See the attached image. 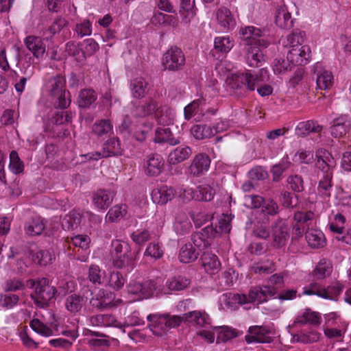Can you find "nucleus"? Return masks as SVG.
Masks as SVG:
<instances>
[{"mask_svg":"<svg viewBox=\"0 0 351 351\" xmlns=\"http://www.w3.org/2000/svg\"><path fill=\"white\" fill-rule=\"evenodd\" d=\"M110 254L114 267L130 270L135 267L138 252L132 251L128 243L122 240H113Z\"/></svg>","mask_w":351,"mask_h":351,"instance_id":"nucleus-1","label":"nucleus"},{"mask_svg":"<svg viewBox=\"0 0 351 351\" xmlns=\"http://www.w3.org/2000/svg\"><path fill=\"white\" fill-rule=\"evenodd\" d=\"M27 282L29 288L34 289L30 295L34 304L41 308L48 307L57 293V289L49 285V280L46 278L29 279Z\"/></svg>","mask_w":351,"mask_h":351,"instance_id":"nucleus-2","label":"nucleus"},{"mask_svg":"<svg viewBox=\"0 0 351 351\" xmlns=\"http://www.w3.org/2000/svg\"><path fill=\"white\" fill-rule=\"evenodd\" d=\"M260 79L256 75L251 73H241L233 78L232 87L237 90H249L253 91L257 87V92L261 96H268L272 93V88L269 85L260 86Z\"/></svg>","mask_w":351,"mask_h":351,"instance_id":"nucleus-3","label":"nucleus"},{"mask_svg":"<svg viewBox=\"0 0 351 351\" xmlns=\"http://www.w3.org/2000/svg\"><path fill=\"white\" fill-rule=\"evenodd\" d=\"M147 320L151 322L149 330L156 336H162L167 328H174L184 322V316L170 315L169 314H150Z\"/></svg>","mask_w":351,"mask_h":351,"instance_id":"nucleus-4","label":"nucleus"},{"mask_svg":"<svg viewBox=\"0 0 351 351\" xmlns=\"http://www.w3.org/2000/svg\"><path fill=\"white\" fill-rule=\"evenodd\" d=\"M276 294V290L274 287L264 286L263 287L256 286L252 287L247 295L245 294H233L232 300L237 302L240 304L252 303L256 301L258 304L267 302V295L274 296Z\"/></svg>","mask_w":351,"mask_h":351,"instance_id":"nucleus-5","label":"nucleus"},{"mask_svg":"<svg viewBox=\"0 0 351 351\" xmlns=\"http://www.w3.org/2000/svg\"><path fill=\"white\" fill-rule=\"evenodd\" d=\"M66 80L62 75H56L49 80L50 94L56 97L55 106L60 109H65L71 104L70 93L64 88Z\"/></svg>","mask_w":351,"mask_h":351,"instance_id":"nucleus-6","label":"nucleus"},{"mask_svg":"<svg viewBox=\"0 0 351 351\" xmlns=\"http://www.w3.org/2000/svg\"><path fill=\"white\" fill-rule=\"evenodd\" d=\"M267 31L261 29L254 26L241 27L239 29L241 38L246 41L252 46H256L261 49H266L269 47L270 42L265 36Z\"/></svg>","mask_w":351,"mask_h":351,"instance_id":"nucleus-7","label":"nucleus"},{"mask_svg":"<svg viewBox=\"0 0 351 351\" xmlns=\"http://www.w3.org/2000/svg\"><path fill=\"white\" fill-rule=\"evenodd\" d=\"M185 62L183 51L177 47H171L164 53L162 63L165 69L178 71L183 69Z\"/></svg>","mask_w":351,"mask_h":351,"instance_id":"nucleus-8","label":"nucleus"},{"mask_svg":"<svg viewBox=\"0 0 351 351\" xmlns=\"http://www.w3.org/2000/svg\"><path fill=\"white\" fill-rule=\"evenodd\" d=\"M162 110L158 107V103L152 98H149L146 102L135 106L132 110V114L136 117H145L156 113L160 123L169 124L170 121L166 119V117L162 113Z\"/></svg>","mask_w":351,"mask_h":351,"instance_id":"nucleus-9","label":"nucleus"},{"mask_svg":"<svg viewBox=\"0 0 351 351\" xmlns=\"http://www.w3.org/2000/svg\"><path fill=\"white\" fill-rule=\"evenodd\" d=\"M272 245L276 248H281L286 245L289 237L288 225L282 219H278L271 224Z\"/></svg>","mask_w":351,"mask_h":351,"instance_id":"nucleus-10","label":"nucleus"},{"mask_svg":"<svg viewBox=\"0 0 351 351\" xmlns=\"http://www.w3.org/2000/svg\"><path fill=\"white\" fill-rule=\"evenodd\" d=\"M122 152L119 140L117 138H112L108 140L104 145L102 152L89 153L85 155V156L88 160H98L101 158L121 155Z\"/></svg>","mask_w":351,"mask_h":351,"instance_id":"nucleus-11","label":"nucleus"},{"mask_svg":"<svg viewBox=\"0 0 351 351\" xmlns=\"http://www.w3.org/2000/svg\"><path fill=\"white\" fill-rule=\"evenodd\" d=\"M177 126L159 128L156 131L154 141L158 143H167L170 145H176L180 143L181 136L180 132L176 133Z\"/></svg>","mask_w":351,"mask_h":351,"instance_id":"nucleus-12","label":"nucleus"},{"mask_svg":"<svg viewBox=\"0 0 351 351\" xmlns=\"http://www.w3.org/2000/svg\"><path fill=\"white\" fill-rule=\"evenodd\" d=\"M213 237L214 230L213 224H211V226H207L200 231L192 234V244L199 252H201L210 245L208 239Z\"/></svg>","mask_w":351,"mask_h":351,"instance_id":"nucleus-13","label":"nucleus"},{"mask_svg":"<svg viewBox=\"0 0 351 351\" xmlns=\"http://www.w3.org/2000/svg\"><path fill=\"white\" fill-rule=\"evenodd\" d=\"M311 52L308 45L291 48L287 53L288 62H290L293 66L305 65L309 61Z\"/></svg>","mask_w":351,"mask_h":351,"instance_id":"nucleus-14","label":"nucleus"},{"mask_svg":"<svg viewBox=\"0 0 351 351\" xmlns=\"http://www.w3.org/2000/svg\"><path fill=\"white\" fill-rule=\"evenodd\" d=\"M315 165L323 175L332 173V169L336 165V161L331 154L325 149H320L316 152Z\"/></svg>","mask_w":351,"mask_h":351,"instance_id":"nucleus-15","label":"nucleus"},{"mask_svg":"<svg viewBox=\"0 0 351 351\" xmlns=\"http://www.w3.org/2000/svg\"><path fill=\"white\" fill-rule=\"evenodd\" d=\"M210 160L205 154H199L195 156L189 171L193 177H199L206 172L210 167Z\"/></svg>","mask_w":351,"mask_h":351,"instance_id":"nucleus-16","label":"nucleus"},{"mask_svg":"<svg viewBox=\"0 0 351 351\" xmlns=\"http://www.w3.org/2000/svg\"><path fill=\"white\" fill-rule=\"evenodd\" d=\"M163 158L158 154H152L147 156L145 162V173L149 176H157L164 168Z\"/></svg>","mask_w":351,"mask_h":351,"instance_id":"nucleus-17","label":"nucleus"},{"mask_svg":"<svg viewBox=\"0 0 351 351\" xmlns=\"http://www.w3.org/2000/svg\"><path fill=\"white\" fill-rule=\"evenodd\" d=\"M351 121L348 115H341L335 118L330 126V134L335 138L345 136L350 130Z\"/></svg>","mask_w":351,"mask_h":351,"instance_id":"nucleus-18","label":"nucleus"},{"mask_svg":"<svg viewBox=\"0 0 351 351\" xmlns=\"http://www.w3.org/2000/svg\"><path fill=\"white\" fill-rule=\"evenodd\" d=\"M200 260L202 265L208 274L214 275L221 270V263L218 257L211 252H204Z\"/></svg>","mask_w":351,"mask_h":351,"instance_id":"nucleus-19","label":"nucleus"},{"mask_svg":"<svg viewBox=\"0 0 351 351\" xmlns=\"http://www.w3.org/2000/svg\"><path fill=\"white\" fill-rule=\"evenodd\" d=\"M176 195V191L173 188L167 186H162L158 189H154L152 192V198L157 204H165L172 200Z\"/></svg>","mask_w":351,"mask_h":351,"instance_id":"nucleus-20","label":"nucleus"},{"mask_svg":"<svg viewBox=\"0 0 351 351\" xmlns=\"http://www.w3.org/2000/svg\"><path fill=\"white\" fill-rule=\"evenodd\" d=\"M294 19L287 8L283 5L276 8L275 12V23L281 29H290L293 25Z\"/></svg>","mask_w":351,"mask_h":351,"instance_id":"nucleus-21","label":"nucleus"},{"mask_svg":"<svg viewBox=\"0 0 351 351\" xmlns=\"http://www.w3.org/2000/svg\"><path fill=\"white\" fill-rule=\"evenodd\" d=\"M130 88L134 98L142 99L149 92V84L143 77H136L131 80Z\"/></svg>","mask_w":351,"mask_h":351,"instance_id":"nucleus-22","label":"nucleus"},{"mask_svg":"<svg viewBox=\"0 0 351 351\" xmlns=\"http://www.w3.org/2000/svg\"><path fill=\"white\" fill-rule=\"evenodd\" d=\"M184 192H188V194L193 195L191 196L192 199L205 202L211 201L215 194V191L209 185H200L195 191L190 189L184 190Z\"/></svg>","mask_w":351,"mask_h":351,"instance_id":"nucleus-23","label":"nucleus"},{"mask_svg":"<svg viewBox=\"0 0 351 351\" xmlns=\"http://www.w3.org/2000/svg\"><path fill=\"white\" fill-rule=\"evenodd\" d=\"M321 315L319 313L313 311L310 308H306L302 315H299L294 320L293 325L300 324L302 325L311 324L317 326L321 324Z\"/></svg>","mask_w":351,"mask_h":351,"instance_id":"nucleus-24","label":"nucleus"},{"mask_svg":"<svg viewBox=\"0 0 351 351\" xmlns=\"http://www.w3.org/2000/svg\"><path fill=\"white\" fill-rule=\"evenodd\" d=\"M199 254L191 243H187L181 247L178 258L180 262L189 263L196 261Z\"/></svg>","mask_w":351,"mask_h":351,"instance_id":"nucleus-25","label":"nucleus"},{"mask_svg":"<svg viewBox=\"0 0 351 351\" xmlns=\"http://www.w3.org/2000/svg\"><path fill=\"white\" fill-rule=\"evenodd\" d=\"M113 195L108 191L99 189L93 195V201L95 205L99 209H106L111 204Z\"/></svg>","mask_w":351,"mask_h":351,"instance_id":"nucleus-26","label":"nucleus"},{"mask_svg":"<svg viewBox=\"0 0 351 351\" xmlns=\"http://www.w3.org/2000/svg\"><path fill=\"white\" fill-rule=\"evenodd\" d=\"M25 43L27 49L36 58L42 56L45 52V46L43 45L42 39L38 36H27L25 40Z\"/></svg>","mask_w":351,"mask_h":351,"instance_id":"nucleus-27","label":"nucleus"},{"mask_svg":"<svg viewBox=\"0 0 351 351\" xmlns=\"http://www.w3.org/2000/svg\"><path fill=\"white\" fill-rule=\"evenodd\" d=\"M192 154L191 149L186 145H182L176 148L169 155V162L176 165L188 159Z\"/></svg>","mask_w":351,"mask_h":351,"instance_id":"nucleus-28","label":"nucleus"},{"mask_svg":"<svg viewBox=\"0 0 351 351\" xmlns=\"http://www.w3.org/2000/svg\"><path fill=\"white\" fill-rule=\"evenodd\" d=\"M183 316L184 322L192 323L193 325L206 327L207 324H209V316L205 313L194 311L186 313Z\"/></svg>","mask_w":351,"mask_h":351,"instance_id":"nucleus-29","label":"nucleus"},{"mask_svg":"<svg viewBox=\"0 0 351 351\" xmlns=\"http://www.w3.org/2000/svg\"><path fill=\"white\" fill-rule=\"evenodd\" d=\"M245 47L246 60L248 64L252 67L258 66V64L263 60L264 55L258 47L252 46L247 43Z\"/></svg>","mask_w":351,"mask_h":351,"instance_id":"nucleus-30","label":"nucleus"},{"mask_svg":"<svg viewBox=\"0 0 351 351\" xmlns=\"http://www.w3.org/2000/svg\"><path fill=\"white\" fill-rule=\"evenodd\" d=\"M97 98V95L94 90L85 88L80 92L77 102L80 108H88L95 104Z\"/></svg>","mask_w":351,"mask_h":351,"instance_id":"nucleus-31","label":"nucleus"},{"mask_svg":"<svg viewBox=\"0 0 351 351\" xmlns=\"http://www.w3.org/2000/svg\"><path fill=\"white\" fill-rule=\"evenodd\" d=\"M217 19L218 23L224 28H232L236 24L235 19L230 11L225 7H222L218 10L217 12Z\"/></svg>","mask_w":351,"mask_h":351,"instance_id":"nucleus-32","label":"nucleus"},{"mask_svg":"<svg viewBox=\"0 0 351 351\" xmlns=\"http://www.w3.org/2000/svg\"><path fill=\"white\" fill-rule=\"evenodd\" d=\"M305 238L308 244L313 248L322 247L325 243L324 234L317 230H308L305 234Z\"/></svg>","mask_w":351,"mask_h":351,"instance_id":"nucleus-33","label":"nucleus"},{"mask_svg":"<svg viewBox=\"0 0 351 351\" xmlns=\"http://www.w3.org/2000/svg\"><path fill=\"white\" fill-rule=\"evenodd\" d=\"M322 130V126L313 121L301 122L297 126L296 134L300 136L308 135L311 132H319Z\"/></svg>","mask_w":351,"mask_h":351,"instance_id":"nucleus-34","label":"nucleus"},{"mask_svg":"<svg viewBox=\"0 0 351 351\" xmlns=\"http://www.w3.org/2000/svg\"><path fill=\"white\" fill-rule=\"evenodd\" d=\"M84 303V298L76 293L69 295L65 300V306L71 313H76L82 309Z\"/></svg>","mask_w":351,"mask_h":351,"instance_id":"nucleus-35","label":"nucleus"},{"mask_svg":"<svg viewBox=\"0 0 351 351\" xmlns=\"http://www.w3.org/2000/svg\"><path fill=\"white\" fill-rule=\"evenodd\" d=\"M67 25L68 21L64 18H57L50 27L43 31V36L44 40L51 39L53 35L60 32Z\"/></svg>","mask_w":351,"mask_h":351,"instance_id":"nucleus-36","label":"nucleus"},{"mask_svg":"<svg viewBox=\"0 0 351 351\" xmlns=\"http://www.w3.org/2000/svg\"><path fill=\"white\" fill-rule=\"evenodd\" d=\"M43 219L40 217H36L29 221L25 226V232L30 236L40 234L45 229Z\"/></svg>","mask_w":351,"mask_h":351,"instance_id":"nucleus-37","label":"nucleus"},{"mask_svg":"<svg viewBox=\"0 0 351 351\" xmlns=\"http://www.w3.org/2000/svg\"><path fill=\"white\" fill-rule=\"evenodd\" d=\"M82 216L80 213L71 211L62 220V226L64 230H74L78 227L81 222Z\"/></svg>","mask_w":351,"mask_h":351,"instance_id":"nucleus-38","label":"nucleus"},{"mask_svg":"<svg viewBox=\"0 0 351 351\" xmlns=\"http://www.w3.org/2000/svg\"><path fill=\"white\" fill-rule=\"evenodd\" d=\"M305 36L304 32L298 29H294L291 34L287 36L285 46L291 48L302 47V45L304 41Z\"/></svg>","mask_w":351,"mask_h":351,"instance_id":"nucleus-39","label":"nucleus"},{"mask_svg":"<svg viewBox=\"0 0 351 351\" xmlns=\"http://www.w3.org/2000/svg\"><path fill=\"white\" fill-rule=\"evenodd\" d=\"M152 23L155 25H171L175 27L178 24V21L172 15L165 14L162 12H155L152 18Z\"/></svg>","mask_w":351,"mask_h":351,"instance_id":"nucleus-40","label":"nucleus"},{"mask_svg":"<svg viewBox=\"0 0 351 351\" xmlns=\"http://www.w3.org/2000/svg\"><path fill=\"white\" fill-rule=\"evenodd\" d=\"M193 136L198 140L215 136L213 128L206 125H195L191 129Z\"/></svg>","mask_w":351,"mask_h":351,"instance_id":"nucleus-41","label":"nucleus"},{"mask_svg":"<svg viewBox=\"0 0 351 351\" xmlns=\"http://www.w3.org/2000/svg\"><path fill=\"white\" fill-rule=\"evenodd\" d=\"M332 272L331 264L325 261H320L312 271L313 276L316 279H323L329 276Z\"/></svg>","mask_w":351,"mask_h":351,"instance_id":"nucleus-42","label":"nucleus"},{"mask_svg":"<svg viewBox=\"0 0 351 351\" xmlns=\"http://www.w3.org/2000/svg\"><path fill=\"white\" fill-rule=\"evenodd\" d=\"M90 304L93 307L99 310H104L114 306L112 301L108 300V298L106 297L104 291H100L96 295V298H93L90 300Z\"/></svg>","mask_w":351,"mask_h":351,"instance_id":"nucleus-43","label":"nucleus"},{"mask_svg":"<svg viewBox=\"0 0 351 351\" xmlns=\"http://www.w3.org/2000/svg\"><path fill=\"white\" fill-rule=\"evenodd\" d=\"M191 228V223L185 215L178 217L173 223L174 230L181 235L189 233Z\"/></svg>","mask_w":351,"mask_h":351,"instance_id":"nucleus-44","label":"nucleus"},{"mask_svg":"<svg viewBox=\"0 0 351 351\" xmlns=\"http://www.w3.org/2000/svg\"><path fill=\"white\" fill-rule=\"evenodd\" d=\"M303 294L304 295H316L325 299H332L328 295L326 289L322 288L317 282H312L308 287L304 288Z\"/></svg>","mask_w":351,"mask_h":351,"instance_id":"nucleus-45","label":"nucleus"},{"mask_svg":"<svg viewBox=\"0 0 351 351\" xmlns=\"http://www.w3.org/2000/svg\"><path fill=\"white\" fill-rule=\"evenodd\" d=\"M231 216L223 214L218 219V224L213 228L214 235L216 233H228L231 230Z\"/></svg>","mask_w":351,"mask_h":351,"instance_id":"nucleus-46","label":"nucleus"},{"mask_svg":"<svg viewBox=\"0 0 351 351\" xmlns=\"http://www.w3.org/2000/svg\"><path fill=\"white\" fill-rule=\"evenodd\" d=\"M190 284V280L183 276H175L167 282V286L171 291H182Z\"/></svg>","mask_w":351,"mask_h":351,"instance_id":"nucleus-47","label":"nucleus"},{"mask_svg":"<svg viewBox=\"0 0 351 351\" xmlns=\"http://www.w3.org/2000/svg\"><path fill=\"white\" fill-rule=\"evenodd\" d=\"M125 283V278L123 275L119 271H112L110 272L108 285L112 289L118 291L121 289L124 284Z\"/></svg>","mask_w":351,"mask_h":351,"instance_id":"nucleus-48","label":"nucleus"},{"mask_svg":"<svg viewBox=\"0 0 351 351\" xmlns=\"http://www.w3.org/2000/svg\"><path fill=\"white\" fill-rule=\"evenodd\" d=\"M321 334L316 330H311L308 332H301L294 335V339L298 342L302 343H313L319 341Z\"/></svg>","mask_w":351,"mask_h":351,"instance_id":"nucleus-49","label":"nucleus"},{"mask_svg":"<svg viewBox=\"0 0 351 351\" xmlns=\"http://www.w3.org/2000/svg\"><path fill=\"white\" fill-rule=\"evenodd\" d=\"M52 259V255L48 250H39L32 254L33 261L41 266L51 263Z\"/></svg>","mask_w":351,"mask_h":351,"instance_id":"nucleus-50","label":"nucleus"},{"mask_svg":"<svg viewBox=\"0 0 351 351\" xmlns=\"http://www.w3.org/2000/svg\"><path fill=\"white\" fill-rule=\"evenodd\" d=\"M243 205L250 209H257L261 208L265 202V199L258 195H246L243 199Z\"/></svg>","mask_w":351,"mask_h":351,"instance_id":"nucleus-51","label":"nucleus"},{"mask_svg":"<svg viewBox=\"0 0 351 351\" xmlns=\"http://www.w3.org/2000/svg\"><path fill=\"white\" fill-rule=\"evenodd\" d=\"M333 76L331 72L324 71L317 74L316 83L317 87L322 90L328 89L332 85Z\"/></svg>","mask_w":351,"mask_h":351,"instance_id":"nucleus-52","label":"nucleus"},{"mask_svg":"<svg viewBox=\"0 0 351 351\" xmlns=\"http://www.w3.org/2000/svg\"><path fill=\"white\" fill-rule=\"evenodd\" d=\"M294 66L288 62V59L285 60L282 58H276L273 62V70L276 74L285 73L291 71Z\"/></svg>","mask_w":351,"mask_h":351,"instance_id":"nucleus-53","label":"nucleus"},{"mask_svg":"<svg viewBox=\"0 0 351 351\" xmlns=\"http://www.w3.org/2000/svg\"><path fill=\"white\" fill-rule=\"evenodd\" d=\"M9 166L10 170L15 174H19L23 171L24 165L16 151L13 150L10 152Z\"/></svg>","mask_w":351,"mask_h":351,"instance_id":"nucleus-54","label":"nucleus"},{"mask_svg":"<svg viewBox=\"0 0 351 351\" xmlns=\"http://www.w3.org/2000/svg\"><path fill=\"white\" fill-rule=\"evenodd\" d=\"M280 201L285 208H294L298 204V197L289 191H283L281 192Z\"/></svg>","mask_w":351,"mask_h":351,"instance_id":"nucleus-55","label":"nucleus"},{"mask_svg":"<svg viewBox=\"0 0 351 351\" xmlns=\"http://www.w3.org/2000/svg\"><path fill=\"white\" fill-rule=\"evenodd\" d=\"M112 126L109 120H100L95 122L93 126V132L97 136H103L112 130Z\"/></svg>","mask_w":351,"mask_h":351,"instance_id":"nucleus-56","label":"nucleus"},{"mask_svg":"<svg viewBox=\"0 0 351 351\" xmlns=\"http://www.w3.org/2000/svg\"><path fill=\"white\" fill-rule=\"evenodd\" d=\"M29 325L34 331L43 336L49 337L53 335L52 329L45 325L38 319L32 320Z\"/></svg>","mask_w":351,"mask_h":351,"instance_id":"nucleus-57","label":"nucleus"},{"mask_svg":"<svg viewBox=\"0 0 351 351\" xmlns=\"http://www.w3.org/2000/svg\"><path fill=\"white\" fill-rule=\"evenodd\" d=\"M261 208L262 213L265 215L274 216L279 213V206L273 199L265 200Z\"/></svg>","mask_w":351,"mask_h":351,"instance_id":"nucleus-58","label":"nucleus"},{"mask_svg":"<svg viewBox=\"0 0 351 351\" xmlns=\"http://www.w3.org/2000/svg\"><path fill=\"white\" fill-rule=\"evenodd\" d=\"M332 173L323 175L322 179L320 180L319 182V185L317 187V190L319 193H321L322 195H325L328 197L330 195L328 191L332 187Z\"/></svg>","mask_w":351,"mask_h":351,"instance_id":"nucleus-59","label":"nucleus"},{"mask_svg":"<svg viewBox=\"0 0 351 351\" xmlns=\"http://www.w3.org/2000/svg\"><path fill=\"white\" fill-rule=\"evenodd\" d=\"M287 183L290 189L295 193H300L304 191V180L300 176L294 175L289 176Z\"/></svg>","mask_w":351,"mask_h":351,"instance_id":"nucleus-60","label":"nucleus"},{"mask_svg":"<svg viewBox=\"0 0 351 351\" xmlns=\"http://www.w3.org/2000/svg\"><path fill=\"white\" fill-rule=\"evenodd\" d=\"M215 49L221 53H227L232 47L233 45L228 37H217L214 43Z\"/></svg>","mask_w":351,"mask_h":351,"instance_id":"nucleus-61","label":"nucleus"},{"mask_svg":"<svg viewBox=\"0 0 351 351\" xmlns=\"http://www.w3.org/2000/svg\"><path fill=\"white\" fill-rule=\"evenodd\" d=\"M220 329L221 331L219 332L217 337V343L221 342L225 343L238 335L235 330L231 329L228 326L221 327Z\"/></svg>","mask_w":351,"mask_h":351,"instance_id":"nucleus-62","label":"nucleus"},{"mask_svg":"<svg viewBox=\"0 0 351 351\" xmlns=\"http://www.w3.org/2000/svg\"><path fill=\"white\" fill-rule=\"evenodd\" d=\"M72 119V114L71 112L58 110L54 112L52 117V122L56 125H62L65 123H69Z\"/></svg>","mask_w":351,"mask_h":351,"instance_id":"nucleus-63","label":"nucleus"},{"mask_svg":"<svg viewBox=\"0 0 351 351\" xmlns=\"http://www.w3.org/2000/svg\"><path fill=\"white\" fill-rule=\"evenodd\" d=\"M25 289L23 282L17 278H10L5 280L3 285V289L7 292H13Z\"/></svg>","mask_w":351,"mask_h":351,"instance_id":"nucleus-64","label":"nucleus"}]
</instances>
